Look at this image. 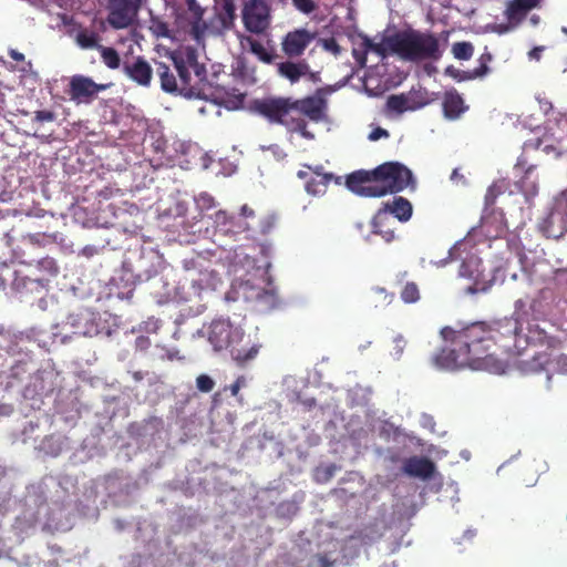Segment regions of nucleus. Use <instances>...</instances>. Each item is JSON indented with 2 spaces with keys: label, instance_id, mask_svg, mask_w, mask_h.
<instances>
[{
  "label": "nucleus",
  "instance_id": "nucleus-1",
  "mask_svg": "<svg viewBox=\"0 0 567 567\" xmlns=\"http://www.w3.org/2000/svg\"><path fill=\"white\" fill-rule=\"evenodd\" d=\"M523 324L516 317H505L492 322H472L460 329L444 327L442 338L451 348L441 349L433 363L442 370H486L494 373L504 371L499 354L522 355L526 339L522 337Z\"/></svg>",
  "mask_w": 567,
  "mask_h": 567
},
{
  "label": "nucleus",
  "instance_id": "nucleus-2",
  "mask_svg": "<svg viewBox=\"0 0 567 567\" xmlns=\"http://www.w3.org/2000/svg\"><path fill=\"white\" fill-rule=\"evenodd\" d=\"M352 55L360 66H365L368 53H375L384 59L396 55L408 62L439 61L443 55L440 39L430 31L408 29L390 35H383L380 42H374L364 33H359L353 40Z\"/></svg>",
  "mask_w": 567,
  "mask_h": 567
},
{
  "label": "nucleus",
  "instance_id": "nucleus-3",
  "mask_svg": "<svg viewBox=\"0 0 567 567\" xmlns=\"http://www.w3.org/2000/svg\"><path fill=\"white\" fill-rule=\"evenodd\" d=\"M174 71L164 62H155L156 74L161 80V87L168 93L179 92L187 97L217 101L219 92L207 81V71L204 64L198 63L197 56H172Z\"/></svg>",
  "mask_w": 567,
  "mask_h": 567
},
{
  "label": "nucleus",
  "instance_id": "nucleus-4",
  "mask_svg": "<svg viewBox=\"0 0 567 567\" xmlns=\"http://www.w3.org/2000/svg\"><path fill=\"white\" fill-rule=\"evenodd\" d=\"M327 102L320 95L293 99L291 96H267L251 102V110L270 124L285 126L296 124L298 115H305L312 122H321L326 116Z\"/></svg>",
  "mask_w": 567,
  "mask_h": 567
},
{
  "label": "nucleus",
  "instance_id": "nucleus-5",
  "mask_svg": "<svg viewBox=\"0 0 567 567\" xmlns=\"http://www.w3.org/2000/svg\"><path fill=\"white\" fill-rule=\"evenodd\" d=\"M413 182L412 172L398 162H386L372 171H355L347 176V187L357 195L381 197L404 190Z\"/></svg>",
  "mask_w": 567,
  "mask_h": 567
},
{
  "label": "nucleus",
  "instance_id": "nucleus-6",
  "mask_svg": "<svg viewBox=\"0 0 567 567\" xmlns=\"http://www.w3.org/2000/svg\"><path fill=\"white\" fill-rule=\"evenodd\" d=\"M245 336L239 326H235L229 319H215L208 329V341L215 351L229 350L231 358L240 365L255 359L260 346L254 344L249 349L239 348Z\"/></svg>",
  "mask_w": 567,
  "mask_h": 567
},
{
  "label": "nucleus",
  "instance_id": "nucleus-7",
  "mask_svg": "<svg viewBox=\"0 0 567 567\" xmlns=\"http://www.w3.org/2000/svg\"><path fill=\"white\" fill-rule=\"evenodd\" d=\"M241 19L248 32L265 34L271 25V7L267 0H245Z\"/></svg>",
  "mask_w": 567,
  "mask_h": 567
},
{
  "label": "nucleus",
  "instance_id": "nucleus-8",
  "mask_svg": "<svg viewBox=\"0 0 567 567\" xmlns=\"http://www.w3.org/2000/svg\"><path fill=\"white\" fill-rule=\"evenodd\" d=\"M214 223L225 234H241L245 231L268 234L275 226V217L266 216L260 225L250 221H243L239 215L228 214L226 210H218L215 214Z\"/></svg>",
  "mask_w": 567,
  "mask_h": 567
},
{
  "label": "nucleus",
  "instance_id": "nucleus-9",
  "mask_svg": "<svg viewBox=\"0 0 567 567\" xmlns=\"http://www.w3.org/2000/svg\"><path fill=\"white\" fill-rule=\"evenodd\" d=\"M146 0H107V23L116 30L131 27Z\"/></svg>",
  "mask_w": 567,
  "mask_h": 567
},
{
  "label": "nucleus",
  "instance_id": "nucleus-10",
  "mask_svg": "<svg viewBox=\"0 0 567 567\" xmlns=\"http://www.w3.org/2000/svg\"><path fill=\"white\" fill-rule=\"evenodd\" d=\"M112 83H96L90 76L75 74L71 76L66 93L76 104L91 103L100 92L111 87Z\"/></svg>",
  "mask_w": 567,
  "mask_h": 567
},
{
  "label": "nucleus",
  "instance_id": "nucleus-11",
  "mask_svg": "<svg viewBox=\"0 0 567 567\" xmlns=\"http://www.w3.org/2000/svg\"><path fill=\"white\" fill-rule=\"evenodd\" d=\"M539 6V1L534 0H508L503 12L506 23L498 25V32L505 33L515 30L527 18L529 11Z\"/></svg>",
  "mask_w": 567,
  "mask_h": 567
},
{
  "label": "nucleus",
  "instance_id": "nucleus-12",
  "mask_svg": "<svg viewBox=\"0 0 567 567\" xmlns=\"http://www.w3.org/2000/svg\"><path fill=\"white\" fill-rule=\"evenodd\" d=\"M316 39V33L306 28L289 31L281 40V51L289 59L301 56Z\"/></svg>",
  "mask_w": 567,
  "mask_h": 567
},
{
  "label": "nucleus",
  "instance_id": "nucleus-13",
  "mask_svg": "<svg viewBox=\"0 0 567 567\" xmlns=\"http://www.w3.org/2000/svg\"><path fill=\"white\" fill-rule=\"evenodd\" d=\"M185 2L187 8L179 14V21L181 23H184V21L186 22V25L183 27L187 28L192 38L199 42L209 28L203 19L204 9L199 6L197 0H185Z\"/></svg>",
  "mask_w": 567,
  "mask_h": 567
},
{
  "label": "nucleus",
  "instance_id": "nucleus-14",
  "mask_svg": "<svg viewBox=\"0 0 567 567\" xmlns=\"http://www.w3.org/2000/svg\"><path fill=\"white\" fill-rule=\"evenodd\" d=\"M277 72L292 84L303 76H309L311 80L316 76V73L311 72L310 65L306 60L280 62L277 65Z\"/></svg>",
  "mask_w": 567,
  "mask_h": 567
},
{
  "label": "nucleus",
  "instance_id": "nucleus-15",
  "mask_svg": "<svg viewBox=\"0 0 567 567\" xmlns=\"http://www.w3.org/2000/svg\"><path fill=\"white\" fill-rule=\"evenodd\" d=\"M436 471L435 464L427 457L411 456L403 463V472L411 476L427 481L433 477Z\"/></svg>",
  "mask_w": 567,
  "mask_h": 567
},
{
  "label": "nucleus",
  "instance_id": "nucleus-16",
  "mask_svg": "<svg viewBox=\"0 0 567 567\" xmlns=\"http://www.w3.org/2000/svg\"><path fill=\"white\" fill-rule=\"evenodd\" d=\"M493 60V55L491 52L485 51L478 58V66L473 70H450L447 72L458 82L462 81H472L476 79H483L491 73L489 63Z\"/></svg>",
  "mask_w": 567,
  "mask_h": 567
},
{
  "label": "nucleus",
  "instance_id": "nucleus-17",
  "mask_svg": "<svg viewBox=\"0 0 567 567\" xmlns=\"http://www.w3.org/2000/svg\"><path fill=\"white\" fill-rule=\"evenodd\" d=\"M124 73L135 83L142 86H150L153 70L148 62L142 56H137L132 63L126 62L123 68Z\"/></svg>",
  "mask_w": 567,
  "mask_h": 567
},
{
  "label": "nucleus",
  "instance_id": "nucleus-18",
  "mask_svg": "<svg viewBox=\"0 0 567 567\" xmlns=\"http://www.w3.org/2000/svg\"><path fill=\"white\" fill-rule=\"evenodd\" d=\"M406 270L399 271L394 277V285L401 286L400 298L404 303H415L421 299L420 288L416 282L406 280Z\"/></svg>",
  "mask_w": 567,
  "mask_h": 567
},
{
  "label": "nucleus",
  "instance_id": "nucleus-19",
  "mask_svg": "<svg viewBox=\"0 0 567 567\" xmlns=\"http://www.w3.org/2000/svg\"><path fill=\"white\" fill-rule=\"evenodd\" d=\"M523 339H526V349L528 346H546L547 348H555L557 339L547 334L537 323H529L526 332L522 331Z\"/></svg>",
  "mask_w": 567,
  "mask_h": 567
},
{
  "label": "nucleus",
  "instance_id": "nucleus-20",
  "mask_svg": "<svg viewBox=\"0 0 567 567\" xmlns=\"http://www.w3.org/2000/svg\"><path fill=\"white\" fill-rule=\"evenodd\" d=\"M68 323L74 329V334L92 337L99 332L97 326L93 322L92 315L89 312L71 315L68 318Z\"/></svg>",
  "mask_w": 567,
  "mask_h": 567
},
{
  "label": "nucleus",
  "instance_id": "nucleus-21",
  "mask_svg": "<svg viewBox=\"0 0 567 567\" xmlns=\"http://www.w3.org/2000/svg\"><path fill=\"white\" fill-rule=\"evenodd\" d=\"M463 97L456 90L445 92L443 97V113L449 120H456L466 111Z\"/></svg>",
  "mask_w": 567,
  "mask_h": 567
},
{
  "label": "nucleus",
  "instance_id": "nucleus-22",
  "mask_svg": "<svg viewBox=\"0 0 567 567\" xmlns=\"http://www.w3.org/2000/svg\"><path fill=\"white\" fill-rule=\"evenodd\" d=\"M74 42L82 50H99L102 45L99 32L86 27H80L76 30Z\"/></svg>",
  "mask_w": 567,
  "mask_h": 567
},
{
  "label": "nucleus",
  "instance_id": "nucleus-23",
  "mask_svg": "<svg viewBox=\"0 0 567 567\" xmlns=\"http://www.w3.org/2000/svg\"><path fill=\"white\" fill-rule=\"evenodd\" d=\"M380 210H385L389 217L393 215L400 221H408L412 216V205L404 197H395L391 203H385Z\"/></svg>",
  "mask_w": 567,
  "mask_h": 567
},
{
  "label": "nucleus",
  "instance_id": "nucleus-24",
  "mask_svg": "<svg viewBox=\"0 0 567 567\" xmlns=\"http://www.w3.org/2000/svg\"><path fill=\"white\" fill-rule=\"evenodd\" d=\"M236 18V8L231 0L225 1L223 6V11L217 13L215 17V21L217 25L214 27V31L216 33H220L225 30H229L234 25V21Z\"/></svg>",
  "mask_w": 567,
  "mask_h": 567
},
{
  "label": "nucleus",
  "instance_id": "nucleus-25",
  "mask_svg": "<svg viewBox=\"0 0 567 567\" xmlns=\"http://www.w3.org/2000/svg\"><path fill=\"white\" fill-rule=\"evenodd\" d=\"M390 221L391 217L385 210H378L372 220L373 233L380 235L386 243L394 238V231L389 227Z\"/></svg>",
  "mask_w": 567,
  "mask_h": 567
},
{
  "label": "nucleus",
  "instance_id": "nucleus-26",
  "mask_svg": "<svg viewBox=\"0 0 567 567\" xmlns=\"http://www.w3.org/2000/svg\"><path fill=\"white\" fill-rule=\"evenodd\" d=\"M395 295L383 287H372L368 295L369 306L379 309L385 308L393 302Z\"/></svg>",
  "mask_w": 567,
  "mask_h": 567
},
{
  "label": "nucleus",
  "instance_id": "nucleus-27",
  "mask_svg": "<svg viewBox=\"0 0 567 567\" xmlns=\"http://www.w3.org/2000/svg\"><path fill=\"white\" fill-rule=\"evenodd\" d=\"M332 179V174H318V176H312L306 183V190L310 195H322L326 193Z\"/></svg>",
  "mask_w": 567,
  "mask_h": 567
},
{
  "label": "nucleus",
  "instance_id": "nucleus-28",
  "mask_svg": "<svg viewBox=\"0 0 567 567\" xmlns=\"http://www.w3.org/2000/svg\"><path fill=\"white\" fill-rule=\"evenodd\" d=\"M386 107L391 112L402 114L406 111L415 110L419 105H411L409 97L404 94H393L388 97Z\"/></svg>",
  "mask_w": 567,
  "mask_h": 567
},
{
  "label": "nucleus",
  "instance_id": "nucleus-29",
  "mask_svg": "<svg viewBox=\"0 0 567 567\" xmlns=\"http://www.w3.org/2000/svg\"><path fill=\"white\" fill-rule=\"evenodd\" d=\"M549 363V355L545 352L536 353L528 361H520L519 369L525 373H536L542 371Z\"/></svg>",
  "mask_w": 567,
  "mask_h": 567
},
{
  "label": "nucleus",
  "instance_id": "nucleus-30",
  "mask_svg": "<svg viewBox=\"0 0 567 567\" xmlns=\"http://www.w3.org/2000/svg\"><path fill=\"white\" fill-rule=\"evenodd\" d=\"M246 42L249 44L250 52L254 53L261 62L270 64L275 59V54L269 52L261 42L258 40L246 37Z\"/></svg>",
  "mask_w": 567,
  "mask_h": 567
},
{
  "label": "nucleus",
  "instance_id": "nucleus-31",
  "mask_svg": "<svg viewBox=\"0 0 567 567\" xmlns=\"http://www.w3.org/2000/svg\"><path fill=\"white\" fill-rule=\"evenodd\" d=\"M56 238L58 235L55 233H35L28 234L23 237V240L32 246L44 247L48 244L55 243Z\"/></svg>",
  "mask_w": 567,
  "mask_h": 567
},
{
  "label": "nucleus",
  "instance_id": "nucleus-32",
  "mask_svg": "<svg viewBox=\"0 0 567 567\" xmlns=\"http://www.w3.org/2000/svg\"><path fill=\"white\" fill-rule=\"evenodd\" d=\"M97 51L107 68L114 70L121 65L120 54L114 48L101 45Z\"/></svg>",
  "mask_w": 567,
  "mask_h": 567
},
{
  "label": "nucleus",
  "instance_id": "nucleus-33",
  "mask_svg": "<svg viewBox=\"0 0 567 567\" xmlns=\"http://www.w3.org/2000/svg\"><path fill=\"white\" fill-rule=\"evenodd\" d=\"M452 53L457 60H470L474 53V47L471 42H455L452 45Z\"/></svg>",
  "mask_w": 567,
  "mask_h": 567
},
{
  "label": "nucleus",
  "instance_id": "nucleus-34",
  "mask_svg": "<svg viewBox=\"0 0 567 567\" xmlns=\"http://www.w3.org/2000/svg\"><path fill=\"white\" fill-rule=\"evenodd\" d=\"M178 353L176 348H167L162 344H156L152 351L153 358L161 361L178 359Z\"/></svg>",
  "mask_w": 567,
  "mask_h": 567
},
{
  "label": "nucleus",
  "instance_id": "nucleus-35",
  "mask_svg": "<svg viewBox=\"0 0 567 567\" xmlns=\"http://www.w3.org/2000/svg\"><path fill=\"white\" fill-rule=\"evenodd\" d=\"M238 215L240 216L243 221H247L248 220V221L255 223L257 225L261 224L264 217L270 216L269 214H259V213H257L252 207H250L247 204H244L240 207V212H239Z\"/></svg>",
  "mask_w": 567,
  "mask_h": 567
},
{
  "label": "nucleus",
  "instance_id": "nucleus-36",
  "mask_svg": "<svg viewBox=\"0 0 567 567\" xmlns=\"http://www.w3.org/2000/svg\"><path fill=\"white\" fill-rule=\"evenodd\" d=\"M532 167H529L526 172L524 177L520 181V190L525 195L527 199L530 197H534L538 193V185L535 181H529V174H530Z\"/></svg>",
  "mask_w": 567,
  "mask_h": 567
},
{
  "label": "nucleus",
  "instance_id": "nucleus-37",
  "mask_svg": "<svg viewBox=\"0 0 567 567\" xmlns=\"http://www.w3.org/2000/svg\"><path fill=\"white\" fill-rule=\"evenodd\" d=\"M306 118L308 117L305 115H298L295 120L296 124L290 125V127L287 131L291 133H299L302 137L307 140L313 138V134L307 130Z\"/></svg>",
  "mask_w": 567,
  "mask_h": 567
},
{
  "label": "nucleus",
  "instance_id": "nucleus-38",
  "mask_svg": "<svg viewBox=\"0 0 567 567\" xmlns=\"http://www.w3.org/2000/svg\"><path fill=\"white\" fill-rule=\"evenodd\" d=\"M195 204L197 209L204 213L213 209L216 206V200L210 194L203 192L195 197Z\"/></svg>",
  "mask_w": 567,
  "mask_h": 567
},
{
  "label": "nucleus",
  "instance_id": "nucleus-39",
  "mask_svg": "<svg viewBox=\"0 0 567 567\" xmlns=\"http://www.w3.org/2000/svg\"><path fill=\"white\" fill-rule=\"evenodd\" d=\"M41 450H43L47 454L58 456L62 451V446L59 440L54 439L53 436H47L41 443Z\"/></svg>",
  "mask_w": 567,
  "mask_h": 567
},
{
  "label": "nucleus",
  "instance_id": "nucleus-40",
  "mask_svg": "<svg viewBox=\"0 0 567 567\" xmlns=\"http://www.w3.org/2000/svg\"><path fill=\"white\" fill-rule=\"evenodd\" d=\"M247 385V379L244 375H239L233 384L225 386L224 391L229 390L233 396L237 398L239 404H244V398L239 395V391Z\"/></svg>",
  "mask_w": 567,
  "mask_h": 567
},
{
  "label": "nucleus",
  "instance_id": "nucleus-41",
  "mask_svg": "<svg viewBox=\"0 0 567 567\" xmlns=\"http://www.w3.org/2000/svg\"><path fill=\"white\" fill-rule=\"evenodd\" d=\"M150 29L157 38L169 37V29L167 23L159 19H152Z\"/></svg>",
  "mask_w": 567,
  "mask_h": 567
},
{
  "label": "nucleus",
  "instance_id": "nucleus-42",
  "mask_svg": "<svg viewBox=\"0 0 567 567\" xmlns=\"http://www.w3.org/2000/svg\"><path fill=\"white\" fill-rule=\"evenodd\" d=\"M293 7L303 14H310L317 9L315 0H291Z\"/></svg>",
  "mask_w": 567,
  "mask_h": 567
},
{
  "label": "nucleus",
  "instance_id": "nucleus-43",
  "mask_svg": "<svg viewBox=\"0 0 567 567\" xmlns=\"http://www.w3.org/2000/svg\"><path fill=\"white\" fill-rule=\"evenodd\" d=\"M196 386L200 392L208 393L215 386V381L207 374H199L196 378Z\"/></svg>",
  "mask_w": 567,
  "mask_h": 567
},
{
  "label": "nucleus",
  "instance_id": "nucleus-44",
  "mask_svg": "<svg viewBox=\"0 0 567 567\" xmlns=\"http://www.w3.org/2000/svg\"><path fill=\"white\" fill-rule=\"evenodd\" d=\"M39 268L47 271L50 276H56L59 272V267L55 260L51 257H45L39 260Z\"/></svg>",
  "mask_w": 567,
  "mask_h": 567
},
{
  "label": "nucleus",
  "instance_id": "nucleus-45",
  "mask_svg": "<svg viewBox=\"0 0 567 567\" xmlns=\"http://www.w3.org/2000/svg\"><path fill=\"white\" fill-rule=\"evenodd\" d=\"M406 343H408L406 340L401 334H398L396 337L393 338L392 354L396 359H399L403 354V351H404V349L406 347Z\"/></svg>",
  "mask_w": 567,
  "mask_h": 567
},
{
  "label": "nucleus",
  "instance_id": "nucleus-46",
  "mask_svg": "<svg viewBox=\"0 0 567 567\" xmlns=\"http://www.w3.org/2000/svg\"><path fill=\"white\" fill-rule=\"evenodd\" d=\"M55 120V113L49 110H40L34 114V121L39 123L53 122Z\"/></svg>",
  "mask_w": 567,
  "mask_h": 567
},
{
  "label": "nucleus",
  "instance_id": "nucleus-47",
  "mask_svg": "<svg viewBox=\"0 0 567 567\" xmlns=\"http://www.w3.org/2000/svg\"><path fill=\"white\" fill-rule=\"evenodd\" d=\"M323 48L336 55H338L341 52V48L334 38L324 40Z\"/></svg>",
  "mask_w": 567,
  "mask_h": 567
},
{
  "label": "nucleus",
  "instance_id": "nucleus-48",
  "mask_svg": "<svg viewBox=\"0 0 567 567\" xmlns=\"http://www.w3.org/2000/svg\"><path fill=\"white\" fill-rule=\"evenodd\" d=\"M389 135L390 134L386 130L382 127H375L370 132L369 140L375 142L382 137H389Z\"/></svg>",
  "mask_w": 567,
  "mask_h": 567
},
{
  "label": "nucleus",
  "instance_id": "nucleus-49",
  "mask_svg": "<svg viewBox=\"0 0 567 567\" xmlns=\"http://www.w3.org/2000/svg\"><path fill=\"white\" fill-rule=\"evenodd\" d=\"M498 194H499V190L496 189V185L489 186L486 192V195H485L486 204L493 205Z\"/></svg>",
  "mask_w": 567,
  "mask_h": 567
},
{
  "label": "nucleus",
  "instance_id": "nucleus-50",
  "mask_svg": "<svg viewBox=\"0 0 567 567\" xmlns=\"http://www.w3.org/2000/svg\"><path fill=\"white\" fill-rule=\"evenodd\" d=\"M458 275L465 278H473V271L471 270V264L463 261L458 269Z\"/></svg>",
  "mask_w": 567,
  "mask_h": 567
},
{
  "label": "nucleus",
  "instance_id": "nucleus-51",
  "mask_svg": "<svg viewBox=\"0 0 567 567\" xmlns=\"http://www.w3.org/2000/svg\"><path fill=\"white\" fill-rule=\"evenodd\" d=\"M136 346L141 349V350H145L148 348L150 346V339L147 337H138L136 339Z\"/></svg>",
  "mask_w": 567,
  "mask_h": 567
},
{
  "label": "nucleus",
  "instance_id": "nucleus-52",
  "mask_svg": "<svg viewBox=\"0 0 567 567\" xmlns=\"http://www.w3.org/2000/svg\"><path fill=\"white\" fill-rule=\"evenodd\" d=\"M9 56L14 60V61H18V62H21L24 60V54L14 50V49H11L9 51Z\"/></svg>",
  "mask_w": 567,
  "mask_h": 567
},
{
  "label": "nucleus",
  "instance_id": "nucleus-53",
  "mask_svg": "<svg viewBox=\"0 0 567 567\" xmlns=\"http://www.w3.org/2000/svg\"><path fill=\"white\" fill-rule=\"evenodd\" d=\"M221 393L220 392H216L213 398H212V408L213 409H217L219 408L220 403H221Z\"/></svg>",
  "mask_w": 567,
  "mask_h": 567
},
{
  "label": "nucleus",
  "instance_id": "nucleus-54",
  "mask_svg": "<svg viewBox=\"0 0 567 567\" xmlns=\"http://www.w3.org/2000/svg\"><path fill=\"white\" fill-rule=\"evenodd\" d=\"M30 285H35L37 287H40L41 289H44L47 286V280L43 279H29Z\"/></svg>",
  "mask_w": 567,
  "mask_h": 567
},
{
  "label": "nucleus",
  "instance_id": "nucleus-55",
  "mask_svg": "<svg viewBox=\"0 0 567 567\" xmlns=\"http://www.w3.org/2000/svg\"><path fill=\"white\" fill-rule=\"evenodd\" d=\"M540 52H542L540 48H534L533 50L529 51V58L534 59V60H539L540 59Z\"/></svg>",
  "mask_w": 567,
  "mask_h": 567
},
{
  "label": "nucleus",
  "instance_id": "nucleus-56",
  "mask_svg": "<svg viewBox=\"0 0 567 567\" xmlns=\"http://www.w3.org/2000/svg\"><path fill=\"white\" fill-rule=\"evenodd\" d=\"M319 563L321 567H331L332 565V563L326 556H320Z\"/></svg>",
  "mask_w": 567,
  "mask_h": 567
},
{
  "label": "nucleus",
  "instance_id": "nucleus-57",
  "mask_svg": "<svg viewBox=\"0 0 567 567\" xmlns=\"http://www.w3.org/2000/svg\"><path fill=\"white\" fill-rule=\"evenodd\" d=\"M529 22L533 24V25H537L539 24L540 22V17L538 14H533L530 18H529Z\"/></svg>",
  "mask_w": 567,
  "mask_h": 567
},
{
  "label": "nucleus",
  "instance_id": "nucleus-58",
  "mask_svg": "<svg viewBox=\"0 0 567 567\" xmlns=\"http://www.w3.org/2000/svg\"><path fill=\"white\" fill-rule=\"evenodd\" d=\"M297 176L300 179H306L308 177V173L306 171H298Z\"/></svg>",
  "mask_w": 567,
  "mask_h": 567
},
{
  "label": "nucleus",
  "instance_id": "nucleus-59",
  "mask_svg": "<svg viewBox=\"0 0 567 567\" xmlns=\"http://www.w3.org/2000/svg\"><path fill=\"white\" fill-rule=\"evenodd\" d=\"M111 190L109 188H105L99 193V196H102L103 198H107Z\"/></svg>",
  "mask_w": 567,
  "mask_h": 567
},
{
  "label": "nucleus",
  "instance_id": "nucleus-60",
  "mask_svg": "<svg viewBox=\"0 0 567 567\" xmlns=\"http://www.w3.org/2000/svg\"><path fill=\"white\" fill-rule=\"evenodd\" d=\"M318 174H324V173L322 172V166H316V167L313 168V176H318Z\"/></svg>",
  "mask_w": 567,
  "mask_h": 567
},
{
  "label": "nucleus",
  "instance_id": "nucleus-61",
  "mask_svg": "<svg viewBox=\"0 0 567 567\" xmlns=\"http://www.w3.org/2000/svg\"><path fill=\"white\" fill-rule=\"evenodd\" d=\"M457 177L463 178V176H462V175H460L458 169H454V171H453V173H452V175H451V178H452V179H455V178H457Z\"/></svg>",
  "mask_w": 567,
  "mask_h": 567
},
{
  "label": "nucleus",
  "instance_id": "nucleus-62",
  "mask_svg": "<svg viewBox=\"0 0 567 567\" xmlns=\"http://www.w3.org/2000/svg\"><path fill=\"white\" fill-rule=\"evenodd\" d=\"M333 472L332 470L328 468L327 470V478H330L332 476Z\"/></svg>",
  "mask_w": 567,
  "mask_h": 567
},
{
  "label": "nucleus",
  "instance_id": "nucleus-63",
  "mask_svg": "<svg viewBox=\"0 0 567 567\" xmlns=\"http://www.w3.org/2000/svg\"><path fill=\"white\" fill-rule=\"evenodd\" d=\"M467 291H470V292H475V291H476V289H475L474 287H468V288H467Z\"/></svg>",
  "mask_w": 567,
  "mask_h": 567
},
{
  "label": "nucleus",
  "instance_id": "nucleus-64",
  "mask_svg": "<svg viewBox=\"0 0 567 567\" xmlns=\"http://www.w3.org/2000/svg\"><path fill=\"white\" fill-rule=\"evenodd\" d=\"M278 1L281 2V3H286L287 0H278Z\"/></svg>",
  "mask_w": 567,
  "mask_h": 567
}]
</instances>
